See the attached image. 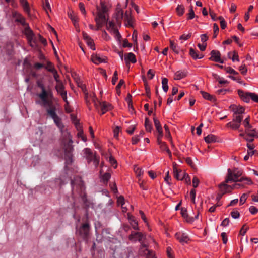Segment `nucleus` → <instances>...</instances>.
I'll use <instances>...</instances> for the list:
<instances>
[{
	"instance_id": "56",
	"label": "nucleus",
	"mask_w": 258,
	"mask_h": 258,
	"mask_svg": "<svg viewBox=\"0 0 258 258\" xmlns=\"http://www.w3.org/2000/svg\"><path fill=\"white\" fill-rule=\"evenodd\" d=\"M239 71L242 75H244L246 74L247 69L245 64H242L239 67Z\"/></svg>"
},
{
	"instance_id": "48",
	"label": "nucleus",
	"mask_w": 258,
	"mask_h": 258,
	"mask_svg": "<svg viewBox=\"0 0 258 258\" xmlns=\"http://www.w3.org/2000/svg\"><path fill=\"white\" fill-rule=\"evenodd\" d=\"M131 225L132 226V228L135 230H139V228L138 226V222L136 220V219H134V220L131 221V222H130Z\"/></svg>"
},
{
	"instance_id": "53",
	"label": "nucleus",
	"mask_w": 258,
	"mask_h": 258,
	"mask_svg": "<svg viewBox=\"0 0 258 258\" xmlns=\"http://www.w3.org/2000/svg\"><path fill=\"white\" fill-rule=\"evenodd\" d=\"M87 43V44L90 47V48L93 49V50H95V45H94V43L93 42V39H92L91 38L87 40H86Z\"/></svg>"
},
{
	"instance_id": "46",
	"label": "nucleus",
	"mask_w": 258,
	"mask_h": 258,
	"mask_svg": "<svg viewBox=\"0 0 258 258\" xmlns=\"http://www.w3.org/2000/svg\"><path fill=\"white\" fill-rule=\"evenodd\" d=\"M134 171L136 173L137 176L138 177H139L143 175L144 172L142 169L137 166H135L134 167Z\"/></svg>"
},
{
	"instance_id": "6",
	"label": "nucleus",
	"mask_w": 258,
	"mask_h": 258,
	"mask_svg": "<svg viewBox=\"0 0 258 258\" xmlns=\"http://www.w3.org/2000/svg\"><path fill=\"white\" fill-rule=\"evenodd\" d=\"M100 5L101 9L99 10L97 13V16L95 18L97 26L95 29L96 30H99L104 25V24L106 22L105 14L108 11V8L103 2H101Z\"/></svg>"
},
{
	"instance_id": "37",
	"label": "nucleus",
	"mask_w": 258,
	"mask_h": 258,
	"mask_svg": "<svg viewBox=\"0 0 258 258\" xmlns=\"http://www.w3.org/2000/svg\"><path fill=\"white\" fill-rule=\"evenodd\" d=\"M165 130V137L169 139L171 141V143L172 144V146H174L173 144V142H172V138H171V134H170V131H169V129L168 127V126L167 125H164V126Z\"/></svg>"
},
{
	"instance_id": "1",
	"label": "nucleus",
	"mask_w": 258,
	"mask_h": 258,
	"mask_svg": "<svg viewBox=\"0 0 258 258\" xmlns=\"http://www.w3.org/2000/svg\"><path fill=\"white\" fill-rule=\"evenodd\" d=\"M45 108L47 115L53 120L55 124L61 133V146L64 150L65 168H67V165H71L73 162L74 148L72 146V137L68 130L65 129L61 118L57 114L56 107L53 103L46 105V107Z\"/></svg>"
},
{
	"instance_id": "2",
	"label": "nucleus",
	"mask_w": 258,
	"mask_h": 258,
	"mask_svg": "<svg viewBox=\"0 0 258 258\" xmlns=\"http://www.w3.org/2000/svg\"><path fill=\"white\" fill-rule=\"evenodd\" d=\"M72 195L74 198L77 196L81 198L84 205L88 206L89 202L85 192L84 182L81 177L76 176L71 180Z\"/></svg>"
},
{
	"instance_id": "50",
	"label": "nucleus",
	"mask_w": 258,
	"mask_h": 258,
	"mask_svg": "<svg viewBox=\"0 0 258 258\" xmlns=\"http://www.w3.org/2000/svg\"><path fill=\"white\" fill-rule=\"evenodd\" d=\"M196 191L195 189H192L190 191V196L191 198V202L194 203H196Z\"/></svg>"
},
{
	"instance_id": "51",
	"label": "nucleus",
	"mask_w": 258,
	"mask_h": 258,
	"mask_svg": "<svg viewBox=\"0 0 258 258\" xmlns=\"http://www.w3.org/2000/svg\"><path fill=\"white\" fill-rule=\"evenodd\" d=\"M225 70L226 72V73H229V74H233V75H238V72H237L233 69H232V68L229 67L225 68Z\"/></svg>"
},
{
	"instance_id": "22",
	"label": "nucleus",
	"mask_w": 258,
	"mask_h": 258,
	"mask_svg": "<svg viewBox=\"0 0 258 258\" xmlns=\"http://www.w3.org/2000/svg\"><path fill=\"white\" fill-rule=\"evenodd\" d=\"M55 89L56 90L57 93L61 96L62 94H63L67 92V91L65 90V86L63 84V82L56 84L55 86Z\"/></svg>"
},
{
	"instance_id": "32",
	"label": "nucleus",
	"mask_w": 258,
	"mask_h": 258,
	"mask_svg": "<svg viewBox=\"0 0 258 258\" xmlns=\"http://www.w3.org/2000/svg\"><path fill=\"white\" fill-rule=\"evenodd\" d=\"M145 127L147 132H151L152 130V125L149 118L147 117L145 118Z\"/></svg>"
},
{
	"instance_id": "54",
	"label": "nucleus",
	"mask_w": 258,
	"mask_h": 258,
	"mask_svg": "<svg viewBox=\"0 0 258 258\" xmlns=\"http://www.w3.org/2000/svg\"><path fill=\"white\" fill-rule=\"evenodd\" d=\"M43 7L47 13L48 10L51 11L50 5L49 4L48 0H45V2L43 4Z\"/></svg>"
},
{
	"instance_id": "4",
	"label": "nucleus",
	"mask_w": 258,
	"mask_h": 258,
	"mask_svg": "<svg viewBox=\"0 0 258 258\" xmlns=\"http://www.w3.org/2000/svg\"><path fill=\"white\" fill-rule=\"evenodd\" d=\"M37 86L41 90V93L38 94V97L42 101V105L46 107V105L53 103V94L52 90L49 87L46 89L44 85L39 81L37 82Z\"/></svg>"
},
{
	"instance_id": "24",
	"label": "nucleus",
	"mask_w": 258,
	"mask_h": 258,
	"mask_svg": "<svg viewBox=\"0 0 258 258\" xmlns=\"http://www.w3.org/2000/svg\"><path fill=\"white\" fill-rule=\"evenodd\" d=\"M16 22L20 23L24 27L29 24L26 22L25 18L19 13H16Z\"/></svg>"
},
{
	"instance_id": "19",
	"label": "nucleus",
	"mask_w": 258,
	"mask_h": 258,
	"mask_svg": "<svg viewBox=\"0 0 258 258\" xmlns=\"http://www.w3.org/2000/svg\"><path fill=\"white\" fill-rule=\"evenodd\" d=\"M68 15L69 18L73 22L74 26L76 27L77 25H78V23L79 22V19L77 15L72 10H70L69 12H68Z\"/></svg>"
},
{
	"instance_id": "63",
	"label": "nucleus",
	"mask_w": 258,
	"mask_h": 258,
	"mask_svg": "<svg viewBox=\"0 0 258 258\" xmlns=\"http://www.w3.org/2000/svg\"><path fill=\"white\" fill-rule=\"evenodd\" d=\"M249 211L251 214L254 215L258 212V209L255 206H251L249 207Z\"/></svg>"
},
{
	"instance_id": "38",
	"label": "nucleus",
	"mask_w": 258,
	"mask_h": 258,
	"mask_svg": "<svg viewBox=\"0 0 258 258\" xmlns=\"http://www.w3.org/2000/svg\"><path fill=\"white\" fill-rule=\"evenodd\" d=\"M154 118H153L154 123V125H155V126L157 131H158L162 130V128L160 124L159 120L158 119H157L155 117V114H154Z\"/></svg>"
},
{
	"instance_id": "47",
	"label": "nucleus",
	"mask_w": 258,
	"mask_h": 258,
	"mask_svg": "<svg viewBox=\"0 0 258 258\" xmlns=\"http://www.w3.org/2000/svg\"><path fill=\"white\" fill-rule=\"evenodd\" d=\"M218 20L220 21V26L221 29H224L227 26L226 22H225L224 19L221 17L220 16L218 17Z\"/></svg>"
},
{
	"instance_id": "16",
	"label": "nucleus",
	"mask_w": 258,
	"mask_h": 258,
	"mask_svg": "<svg viewBox=\"0 0 258 258\" xmlns=\"http://www.w3.org/2000/svg\"><path fill=\"white\" fill-rule=\"evenodd\" d=\"M233 112L234 115H242L244 113L245 109L241 106H237L236 105H231L230 106Z\"/></svg>"
},
{
	"instance_id": "3",
	"label": "nucleus",
	"mask_w": 258,
	"mask_h": 258,
	"mask_svg": "<svg viewBox=\"0 0 258 258\" xmlns=\"http://www.w3.org/2000/svg\"><path fill=\"white\" fill-rule=\"evenodd\" d=\"M242 172L241 171L238 170V168H234L233 170L228 169L227 171V174L224 182L230 183L231 182H244L245 184L247 185H251L253 183L252 181L250 178L247 177L239 178L242 175Z\"/></svg>"
},
{
	"instance_id": "26",
	"label": "nucleus",
	"mask_w": 258,
	"mask_h": 258,
	"mask_svg": "<svg viewBox=\"0 0 258 258\" xmlns=\"http://www.w3.org/2000/svg\"><path fill=\"white\" fill-rule=\"evenodd\" d=\"M91 60L93 63L97 64L105 61V59L104 58H102L97 54L92 55Z\"/></svg>"
},
{
	"instance_id": "35",
	"label": "nucleus",
	"mask_w": 258,
	"mask_h": 258,
	"mask_svg": "<svg viewBox=\"0 0 258 258\" xmlns=\"http://www.w3.org/2000/svg\"><path fill=\"white\" fill-rule=\"evenodd\" d=\"M110 178L111 174L109 173L106 172L102 176L101 180L104 184H107Z\"/></svg>"
},
{
	"instance_id": "49",
	"label": "nucleus",
	"mask_w": 258,
	"mask_h": 258,
	"mask_svg": "<svg viewBox=\"0 0 258 258\" xmlns=\"http://www.w3.org/2000/svg\"><path fill=\"white\" fill-rule=\"evenodd\" d=\"M213 30H214V34L213 35V38H216L217 34L219 32V27L216 23H214L213 25Z\"/></svg>"
},
{
	"instance_id": "58",
	"label": "nucleus",
	"mask_w": 258,
	"mask_h": 258,
	"mask_svg": "<svg viewBox=\"0 0 258 258\" xmlns=\"http://www.w3.org/2000/svg\"><path fill=\"white\" fill-rule=\"evenodd\" d=\"M230 214L234 219H237L240 217V213L237 210L232 211Z\"/></svg>"
},
{
	"instance_id": "15",
	"label": "nucleus",
	"mask_w": 258,
	"mask_h": 258,
	"mask_svg": "<svg viewBox=\"0 0 258 258\" xmlns=\"http://www.w3.org/2000/svg\"><path fill=\"white\" fill-rule=\"evenodd\" d=\"M176 238L182 243H187L190 240L188 235L185 233H176L175 235Z\"/></svg>"
},
{
	"instance_id": "31",
	"label": "nucleus",
	"mask_w": 258,
	"mask_h": 258,
	"mask_svg": "<svg viewBox=\"0 0 258 258\" xmlns=\"http://www.w3.org/2000/svg\"><path fill=\"white\" fill-rule=\"evenodd\" d=\"M170 48L176 53L179 52V47L172 40L170 41Z\"/></svg>"
},
{
	"instance_id": "57",
	"label": "nucleus",
	"mask_w": 258,
	"mask_h": 258,
	"mask_svg": "<svg viewBox=\"0 0 258 258\" xmlns=\"http://www.w3.org/2000/svg\"><path fill=\"white\" fill-rule=\"evenodd\" d=\"M79 7L81 13L84 15H86V12L84 4L82 2H80L79 4Z\"/></svg>"
},
{
	"instance_id": "5",
	"label": "nucleus",
	"mask_w": 258,
	"mask_h": 258,
	"mask_svg": "<svg viewBox=\"0 0 258 258\" xmlns=\"http://www.w3.org/2000/svg\"><path fill=\"white\" fill-rule=\"evenodd\" d=\"M90 231L91 225L88 220L76 227V235L85 241H87L90 238Z\"/></svg>"
},
{
	"instance_id": "36",
	"label": "nucleus",
	"mask_w": 258,
	"mask_h": 258,
	"mask_svg": "<svg viewBox=\"0 0 258 258\" xmlns=\"http://www.w3.org/2000/svg\"><path fill=\"white\" fill-rule=\"evenodd\" d=\"M162 88L164 92H167L168 90V79L166 78H163L162 79Z\"/></svg>"
},
{
	"instance_id": "9",
	"label": "nucleus",
	"mask_w": 258,
	"mask_h": 258,
	"mask_svg": "<svg viewBox=\"0 0 258 258\" xmlns=\"http://www.w3.org/2000/svg\"><path fill=\"white\" fill-rule=\"evenodd\" d=\"M146 235L145 233L139 232L132 231L128 236V239L130 241H138L141 244L144 243V240L146 239Z\"/></svg>"
},
{
	"instance_id": "25",
	"label": "nucleus",
	"mask_w": 258,
	"mask_h": 258,
	"mask_svg": "<svg viewBox=\"0 0 258 258\" xmlns=\"http://www.w3.org/2000/svg\"><path fill=\"white\" fill-rule=\"evenodd\" d=\"M20 3L23 7L25 12L29 15L30 13V8L27 0H20Z\"/></svg>"
},
{
	"instance_id": "17",
	"label": "nucleus",
	"mask_w": 258,
	"mask_h": 258,
	"mask_svg": "<svg viewBox=\"0 0 258 258\" xmlns=\"http://www.w3.org/2000/svg\"><path fill=\"white\" fill-rule=\"evenodd\" d=\"M250 99L252 100L254 102L258 103V94L255 93H246L244 101L246 102H249Z\"/></svg>"
},
{
	"instance_id": "28",
	"label": "nucleus",
	"mask_w": 258,
	"mask_h": 258,
	"mask_svg": "<svg viewBox=\"0 0 258 258\" xmlns=\"http://www.w3.org/2000/svg\"><path fill=\"white\" fill-rule=\"evenodd\" d=\"M187 76V72L185 70L178 71L174 74L175 80H180Z\"/></svg>"
},
{
	"instance_id": "41",
	"label": "nucleus",
	"mask_w": 258,
	"mask_h": 258,
	"mask_svg": "<svg viewBox=\"0 0 258 258\" xmlns=\"http://www.w3.org/2000/svg\"><path fill=\"white\" fill-rule=\"evenodd\" d=\"M246 134H247V136L250 137L258 138V132L255 129L251 130L250 131Z\"/></svg>"
},
{
	"instance_id": "34",
	"label": "nucleus",
	"mask_w": 258,
	"mask_h": 258,
	"mask_svg": "<svg viewBox=\"0 0 258 258\" xmlns=\"http://www.w3.org/2000/svg\"><path fill=\"white\" fill-rule=\"evenodd\" d=\"M176 12L178 16H182L184 13V7L182 5H178L176 9Z\"/></svg>"
},
{
	"instance_id": "52",
	"label": "nucleus",
	"mask_w": 258,
	"mask_h": 258,
	"mask_svg": "<svg viewBox=\"0 0 258 258\" xmlns=\"http://www.w3.org/2000/svg\"><path fill=\"white\" fill-rule=\"evenodd\" d=\"M93 163V164L95 168H97L100 162V157L98 155L96 156L92 161Z\"/></svg>"
},
{
	"instance_id": "21",
	"label": "nucleus",
	"mask_w": 258,
	"mask_h": 258,
	"mask_svg": "<svg viewBox=\"0 0 258 258\" xmlns=\"http://www.w3.org/2000/svg\"><path fill=\"white\" fill-rule=\"evenodd\" d=\"M173 173L174 177L178 180H183V173L181 170H179L175 166V165L173 166Z\"/></svg>"
},
{
	"instance_id": "20",
	"label": "nucleus",
	"mask_w": 258,
	"mask_h": 258,
	"mask_svg": "<svg viewBox=\"0 0 258 258\" xmlns=\"http://www.w3.org/2000/svg\"><path fill=\"white\" fill-rule=\"evenodd\" d=\"M115 13L116 21L119 22L123 18V11L119 4L116 8Z\"/></svg>"
},
{
	"instance_id": "39",
	"label": "nucleus",
	"mask_w": 258,
	"mask_h": 258,
	"mask_svg": "<svg viewBox=\"0 0 258 258\" xmlns=\"http://www.w3.org/2000/svg\"><path fill=\"white\" fill-rule=\"evenodd\" d=\"M249 120L250 117L248 116L243 121V124L246 129V131L249 130L252 127L251 125L249 124Z\"/></svg>"
},
{
	"instance_id": "45",
	"label": "nucleus",
	"mask_w": 258,
	"mask_h": 258,
	"mask_svg": "<svg viewBox=\"0 0 258 258\" xmlns=\"http://www.w3.org/2000/svg\"><path fill=\"white\" fill-rule=\"evenodd\" d=\"M195 16L194 11L192 9V6L190 7V9L189 10V13L187 14V20H191Z\"/></svg>"
},
{
	"instance_id": "14",
	"label": "nucleus",
	"mask_w": 258,
	"mask_h": 258,
	"mask_svg": "<svg viewBox=\"0 0 258 258\" xmlns=\"http://www.w3.org/2000/svg\"><path fill=\"white\" fill-rule=\"evenodd\" d=\"M126 23V25L130 27H133L134 20L131 15L130 10H126L124 14H123V18Z\"/></svg>"
},
{
	"instance_id": "11",
	"label": "nucleus",
	"mask_w": 258,
	"mask_h": 258,
	"mask_svg": "<svg viewBox=\"0 0 258 258\" xmlns=\"http://www.w3.org/2000/svg\"><path fill=\"white\" fill-rule=\"evenodd\" d=\"M84 157L86 159L88 163H91L94 157L97 156L96 153H93L92 150L88 148H86L83 150Z\"/></svg>"
},
{
	"instance_id": "29",
	"label": "nucleus",
	"mask_w": 258,
	"mask_h": 258,
	"mask_svg": "<svg viewBox=\"0 0 258 258\" xmlns=\"http://www.w3.org/2000/svg\"><path fill=\"white\" fill-rule=\"evenodd\" d=\"M216 137L212 134L208 135L204 138L205 142L207 143L215 142L216 141Z\"/></svg>"
},
{
	"instance_id": "59",
	"label": "nucleus",
	"mask_w": 258,
	"mask_h": 258,
	"mask_svg": "<svg viewBox=\"0 0 258 258\" xmlns=\"http://www.w3.org/2000/svg\"><path fill=\"white\" fill-rule=\"evenodd\" d=\"M232 56H231V59L233 61H239V57L236 51H233L232 53Z\"/></svg>"
},
{
	"instance_id": "18",
	"label": "nucleus",
	"mask_w": 258,
	"mask_h": 258,
	"mask_svg": "<svg viewBox=\"0 0 258 258\" xmlns=\"http://www.w3.org/2000/svg\"><path fill=\"white\" fill-rule=\"evenodd\" d=\"M124 59L126 65L130 64V62L133 63H135L137 62L136 56L132 52H130L125 54Z\"/></svg>"
},
{
	"instance_id": "33",
	"label": "nucleus",
	"mask_w": 258,
	"mask_h": 258,
	"mask_svg": "<svg viewBox=\"0 0 258 258\" xmlns=\"http://www.w3.org/2000/svg\"><path fill=\"white\" fill-rule=\"evenodd\" d=\"M51 73L53 74V77L54 80L56 82V84H59L62 83V81L59 79V75H58L57 70L55 69L54 70H50Z\"/></svg>"
},
{
	"instance_id": "30",
	"label": "nucleus",
	"mask_w": 258,
	"mask_h": 258,
	"mask_svg": "<svg viewBox=\"0 0 258 258\" xmlns=\"http://www.w3.org/2000/svg\"><path fill=\"white\" fill-rule=\"evenodd\" d=\"M159 146H160V148L161 150H162V151H166V152L169 155V157L170 158L172 157L171 152L169 150V148L168 147V146L165 142H164L163 144L160 145Z\"/></svg>"
},
{
	"instance_id": "40",
	"label": "nucleus",
	"mask_w": 258,
	"mask_h": 258,
	"mask_svg": "<svg viewBox=\"0 0 258 258\" xmlns=\"http://www.w3.org/2000/svg\"><path fill=\"white\" fill-rule=\"evenodd\" d=\"M243 119L242 115H233V122H236L241 124V121Z\"/></svg>"
},
{
	"instance_id": "7",
	"label": "nucleus",
	"mask_w": 258,
	"mask_h": 258,
	"mask_svg": "<svg viewBox=\"0 0 258 258\" xmlns=\"http://www.w3.org/2000/svg\"><path fill=\"white\" fill-rule=\"evenodd\" d=\"M97 98L95 97V95L93 94V101L94 103V106L95 108L98 109L99 107H100L101 111V115L105 114L107 111L111 109L112 106L111 105L108 103H107L105 101L100 102L98 101V103L96 101Z\"/></svg>"
},
{
	"instance_id": "10",
	"label": "nucleus",
	"mask_w": 258,
	"mask_h": 258,
	"mask_svg": "<svg viewBox=\"0 0 258 258\" xmlns=\"http://www.w3.org/2000/svg\"><path fill=\"white\" fill-rule=\"evenodd\" d=\"M211 57L209 58V60L213 61L216 62L223 63V60L221 59L220 52L216 50H213L210 52Z\"/></svg>"
},
{
	"instance_id": "62",
	"label": "nucleus",
	"mask_w": 258,
	"mask_h": 258,
	"mask_svg": "<svg viewBox=\"0 0 258 258\" xmlns=\"http://www.w3.org/2000/svg\"><path fill=\"white\" fill-rule=\"evenodd\" d=\"M33 68L35 69L38 70L42 68H44V64L43 63L36 62L34 64Z\"/></svg>"
},
{
	"instance_id": "55",
	"label": "nucleus",
	"mask_w": 258,
	"mask_h": 258,
	"mask_svg": "<svg viewBox=\"0 0 258 258\" xmlns=\"http://www.w3.org/2000/svg\"><path fill=\"white\" fill-rule=\"evenodd\" d=\"M117 80H118V73H117V71H115L114 72V74H113V75L112 77V81H111L112 84L113 85H115L116 84Z\"/></svg>"
},
{
	"instance_id": "44",
	"label": "nucleus",
	"mask_w": 258,
	"mask_h": 258,
	"mask_svg": "<svg viewBox=\"0 0 258 258\" xmlns=\"http://www.w3.org/2000/svg\"><path fill=\"white\" fill-rule=\"evenodd\" d=\"M76 83H77L78 86L80 87L83 92L86 91V87L85 84H84L80 79L76 80Z\"/></svg>"
},
{
	"instance_id": "60",
	"label": "nucleus",
	"mask_w": 258,
	"mask_h": 258,
	"mask_svg": "<svg viewBox=\"0 0 258 258\" xmlns=\"http://www.w3.org/2000/svg\"><path fill=\"white\" fill-rule=\"evenodd\" d=\"M199 183V180L195 176L192 179V186L194 188H196L198 187Z\"/></svg>"
},
{
	"instance_id": "8",
	"label": "nucleus",
	"mask_w": 258,
	"mask_h": 258,
	"mask_svg": "<svg viewBox=\"0 0 258 258\" xmlns=\"http://www.w3.org/2000/svg\"><path fill=\"white\" fill-rule=\"evenodd\" d=\"M227 183L223 182L219 185V187L224 193H229L233 189H238L244 187V185L241 183H235L232 186L227 184Z\"/></svg>"
},
{
	"instance_id": "64",
	"label": "nucleus",
	"mask_w": 258,
	"mask_h": 258,
	"mask_svg": "<svg viewBox=\"0 0 258 258\" xmlns=\"http://www.w3.org/2000/svg\"><path fill=\"white\" fill-rule=\"evenodd\" d=\"M148 253L146 255V258H156V255L152 250H150V251L148 252Z\"/></svg>"
},
{
	"instance_id": "43",
	"label": "nucleus",
	"mask_w": 258,
	"mask_h": 258,
	"mask_svg": "<svg viewBox=\"0 0 258 258\" xmlns=\"http://www.w3.org/2000/svg\"><path fill=\"white\" fill-rule=\"evenodd\" d=\"M189 54L194 59H197L198 58L199 54L192 48H190L189 49Z\"/></svg>"
},
{
	"instance_id": "42",
	"label": "nucleus",
	"mask_w": 258,
	"mask_h": 258,
	"mask_svg": "<svg viewBox=\"0 0 258 258\" xmlns=\"http://www.w3.org/2000/svg\"><path fill=\"white\" fill-rule=\"evenodd\" d=\"M44 68L46 70H47L48 72H51L50 70H54L55 68L54 67V65L50 61H47L46 66L44 65Z\"/></svg>"
},
{
	"instance_id": "27",
	"label": "nucleus",
	"mask_w": 258,
	"mask_h": 258,
	"mask_svg": "<svg viewBox=\"0 0 258 258\" xmlns=\"http://www.w3.org/2000/svg\"><path fill=\"white\" fill-rule=\"evenodd\" d=\"M200 92L204 99L210 101L212 102H214L216 101V99L214 96L211 95L209 93L203 91H201Z\"/></svg>"
},
{
	"instance_id": "12",
	"label": "nucleus",
	"mask_w": 258,
	"mask_h": 258,
	"mask_svg": "<svg viewBox=\"0 0 258 258\" xmlns=\"http://www.w3.org/2000/svg\"><path fill=\"white\" fill-rule=\"evenodd\" d=\"M24 34L26 36L28 41L30 43L32 42L35 43L33 40L34 34L33 31L30 29L29 25L25 27Z\"/></svg>"
},
{
	"instance_id": "13",
	"label": "nucleus",
	"mask_w": 258,
	"mask_h": 258,
	"mask_svg": "<svg viewBox=\"0 0 258 258\" xmlns=\"http://www.w3.org/2000/svg\"><path fill=\"white\" fill-rule=\"evenodd\" d=\"M108 21V19L106 18V22L104 24V25L106 24L107 29L109 30V29H111V31H112L115 34H116V36L117 38H119L121 37V35L118 31V30L116 29L115 27V25L113 21Z\"/></svg>"
},
{
	"instance_id": "23",
	"label": "nucleus",
	"mask_w": 258,
	"mask_h": 258,
	"mask_svg": "<svg viewBox=\"0 0 258 258\" xmlns=\"http://www.w3.org/2000/svg\"><path fill=\"white\" fill-rule=\"evenodd\" d=\"M148 246L144 243H142L139 250V254L141 256H146L150 250L148 249Z\"/></svg>"
},
{
	"instance_id": "61",
	"label": "nucleus",
	"mask_w": 258,
	"mask_h": 258,
	"mask_svg": "<svg viewBox=\"0 0 258 258\" xmlns=\"http://www.w3.org/2000/svg\"><path fill=\"white\" fill-rule=\"evenodd\" d=\"M247 197V195L246 194H243L240 199V204L243 205L246 201Z\"/></svg>"
}]
</instances>
